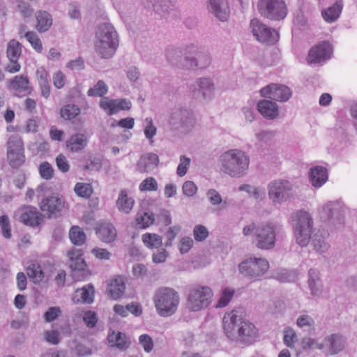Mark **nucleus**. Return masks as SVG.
<instances>
[{"instance_id": "nucleus-48", "label": "nucleus", "mask_w": 357, "mask_h": 357, "mask_svg": "<svg viewBox=\"0 0 357 357\" xmlns=\"http://www.w3.org/2000/svg\"><path fill=\"white\" fill-rule=\"evenodd\" d=\"M108 92V86L102 80H99L93 87L87 91V95L91 97H104Z\"/></svg>"}, {"instance_id": "nucleus-22", "label": "nucleus", "mask_w": 357, "mask_h": 357, "mask_svg": "<svg viewBox=\"0 0 357 357\" xmlns=\"http://www.w3.org/2000/svg\"><path fill=\"white\" fill-rule=\"evenodd\" d=\"M126 279L122 275H117L113 278L107 285V292L114 300L121 298L126 291Z\"/></svg>"}, {"instance_id": "nucleus-13", "label": "nucleus", "mask_w": 357, "mask_h": 357, "mask_svg": "<svg viewBox=\"0 0 357 357\" xmlns=\"http://www.w3.org/2000/svg\"><path fill=\"white\" fill-rule=\"evenodd\" d=\"M250 28L256 39L261 43L273 44L278 40L279 33L273 29L268 27L258 19L250 21Z\"/></svg>"}, {"instance_id": "nucleus-30", "label": "nucleus", "mask_w": 357, "mask_h": 357, "mask_svg": "<svg viewBox=\"0 0 357 357\" xmlns=\"http://www.w3.org/2000/svg\"><path fill=\"white\" fill-rule=\"evenodd\" d=\"M36 77L39 84L42 96L47 98L50 96V86L48 80V73L44 66L37 68Z\"/></svg>"}, {"instance_id": "nucleus-5", "label": "nucleus", "mask_w": 357, "mask_h": 357, "mask_svg": "<svg viewBox=\"0 0 357 357\" xmlns=\"http://www.w3.org/2000/svg\"><path fill=\"white\" fill-rule=\"evenodd\" d=\"M294 238L296 243L301 247L308 245L312 237L313 219L311 214L303 210H297L290 215Z\"/></svg>"}, {"instance_id": "nucleus-59", "label": "nucleus", "mask_w": 357, "mask_h": 357, "mask_svg": "<svg viewBox=\"0 0 357 357\" xmlns=\"http://www.w3.org/2000/svg\"><path fill=\"white\" fill-rule=\"evenodd\" d=\"M144 121L146 123V126L144 129V133L145 137L151 143L153 142V138L156 135L157 128L153 125L151 118H146Z\"/></svg>"}, {"instance_id": "nucleus-38", "label": "nucleus", "mask_w": 357, "mask_h": 357, "mask_svg": "<svg viewBox=\"0 0 357 357\" xmlns=\"http://www.w3.org/2000/svg\"><path fill=\"white\" fill-rule=\"evenodd\" d=\"M273 137V133L271 131L257 130L255 133V145L259 149H264L270 145Z\"/></svg>"}, {"instance_id": "nucleus-10", "label": "nucleus", "mask_w": 357, "mask_h": 357, "mask_svg": "<svg viewBox=\"0 0 357 357\" xmlns=\"http://www.w3.org/2000/svg\"><path fill=\"white\" fill-rule=\"evenodd\" d=\"M257 9L263 17L272 20H282L287 13L284 0H258Z\"/></svg>"}, {"instance_id": "nucleus-57", "label": "nucleus", "mask_w": 357, "mask_h": 357, "mask_svg": "<svg viewBox=\"0 0 357 357\" xmlns=\"http://www.w3.org/2000/svg\"><path fill=\"white\" fill-rule=\"evenodd\" d=\"M0 229L5 238L10 239L12 237L11 225L8 215L0 216Z\"/></svg>"}, {"instance_id": "nucleus-50", "label": "nucleus", "mask_w": 357, "mask_h": 357, "mask_svg": "<svg viewBox=\"0 0 357 357\" xmlns=\"http://www.w3.org/2000/svg\"><path fill=\"white\" fill-rule=\"evenodd\" d=\"M296 326L303 330H310L314 328V320L307 313L301 314L296 319Z\"/></svg>"}, {"instance_id": "nucleus-28", "label": "nucleus", "mask_w": 357, "mask_h": 357, "mask_svg": "<svg viewBox=\"0 0 357 357\" xmlns=\"http://www.w3.org/2000/svg\"><path fill=\"white\" fill-rule=\"evenodd\" d=\"M259 113L267 119H274L279 114L278 105L273 101L262 100L257 103Z\"/></svg>"}, {"instance_id": "nucleus-47", "label": "nucleus", "mask_w": 357, "mask_h": 357, "mask_svg": "<svg viewBox=\"0 0 357 357\" xmlns=\"http://www.w3.org/2000/svg\"><path fill=\"white\" fill-rule=\"evenodd\" d=\"M80 114V109L74 104H68L60 110L61 116L66 120H72Z\"/></svg>"}, {"instance_id": "nucleus-7", "label": "nucleus", "mask_w": 357, "mask_h": 357, "mask_svg": "<svg viewBox=\"0 0 357 357\" xmlns=\"http://www.w3.org/2000/svg\"><path fill=\"white\" fill-rule=\"evenodd\" d=\"M213 297V291L210 287L195 284L188 291L185 307L190 312H200L210 305Z\"/></svg>"}, {"instance_id": "nucleus-51", "label": "nucleus", "mask_w": 357, "mask_h": 357, "mask_svg": "<svg viewBox=\"0 0 357 357\" xmlns=\"http://www.w3.org/2000/svg\"><path fill=\"white\" fill-rule=\"evenodd\" d=\"M74 191L78 197L87 199L92 195L93 188L90 183H77Z\"/></svg>"}, {"instance_id": "nucleus-31", "label": "nucleus", "mask_w": 357, "mask_h": 357, "mask_svg": "<svg viewBox=\"0 0 357 357\" xmlns=\"http://www.w3.org/2000/svg\"><path fill=\"white\" fill-rule=\"evenodd\" d=\"M188 120V113L186 110L177 109L172 113L169 125L173 130H178L185 128Z\"/></svg>"}, {"instance_id": "nucleus-64", "label": "nucleus", "mask_w": 357, "mask_h": 357, "mask_svg": "<svg viewBox=\"0 0 357 357\" xmlns=\"http://www.w3.org/2000/svg\"><path fill=\"white\" fill-rule=\"evenodd\" d=\"M194 237L197 241H202L208 236V231L206 227L203 225H196L193 230Z\"/></svg>"}, {"instance_id": "nucleus-55", "label": "nucleus", "mask_w": 357, "mask_h": 357, "mask_svg": "<svg viewBox=\"0 0 357 357\" xmlns=\"http://www.w3.org/2000/svg\"><path fill=\"white\" fill-rule=\"evenodd\" d=\"M158 189V183L153 177H147L144 179L139 185L141 192L156 191Z\"/></svg>"}, {"instance_id": "nucleus-58", "label": "nucleus", "mask_w": 357, "mask_h": 357, "mask_svg": "<svg viewBox=\"0 0 357 357\" xmlns=\"http://www.w3.org/2000/svg\"><path fill=\"white\" fill-rule=\"evenodd\" d=\"M301 344L303 350L324 349V342L319 343L317 340L310 337L303 338Z\"/></svg>"}, {"instance_id": "nucleus-2", "label": "nucleus", "mask_w": 357, "mask_h": 357, "mask_svg": "<svg viewBox=\"0 0 357 357\" xmlns=\"http://www.w3.org/2000/svg\"><path fill=\"white\" fill-rule=\"evenodd\" d=\"M220 170L232 178H242L248 173L250 157L239 149L223 152L218 158Z\"/></svg>"}, {"instance_id": "nucleus-4", "label": "nucleus", "mask_w": 357, "mask_h": 357, "mask_svg": "<svg viewBox=\"0 0 357 357\" xmlns=\"http://www.w3.org/2000/svg\"><path fill=\"white\" fill-rule=\"evenodd\" d=\"M119 42L117 31L111 23L98 25L95 34L94 48L100 58L112 57L118 48Z\"/></svg>"}, {"instance_id": "nucleus-53", "label": "nucleus", "mask_w": 357, "mask_h": 357, "mask_svg": "<svg viewBox=\"0 0 357 357\" xmlns=\"http://www.w3.org/2000/svg\"><path fill=\"white\" fill-rule=\"evenodd\" d=\"M25 38L38 53L43 52L42 42L36 32H26Z\"/></svg>"}, {"instance_id": "nucleus-56", "label": "nucleus", "mask_w": 357, "mask_h": 357, "mask_svg": "<svg viewBox=\"0 0 357 357\" xmlns=\"http://www.w3.org/2000/svg\"><path fill=\"white\" fill-rule=\"evenodd\" d=\"M283 341L286 346L293 348L297 342V335L294 329L291 327H287L284 330Z\"/></svg>"}, {"instance_id": "nucleus-8", "label": "nucleus", "mask_w": 357, "mask_h": 357, "mask_svg": "<svg viewBox=\"0 0 357 357\" xmlns=\"http://www.w3.org/2000/svg\"><path fill=\"white\" fill-rule=\"evenodd\" d=\"M269 199L273 205H282L294 198L293 185L287 180L278 179L271 181L267 186Z\"/></svg>"}, {"instance_id": "nucleus-21", "label": "nucleus", "mask_w": 357, "mask_h": 357, "mask_svg": "<svg viewBox=\"0 0 357 357\" xmlns=\"http://www.w3.org/2000/svg\"><path fill=\"white\" fill-rule=\"evenodd\" d=\"M66 208V203L61 197L51 196L43 199L40 209L49 215L56 214Z\"/></svg>"}, {"instance_id": "nucleus-1", "label": "nucleus", "mask_w": 357, "mask_h": 357, "mask_svg": "<svg viewBox=\"0 0 357 357\" xmlns=\"http://www.w3.org/2000/svg\"><path fill=\"white\" fill-rule=\"evenodd\" d=\"M222 325L227 337L236 343L250 345L259 337V330L255 325L236 310L225 314Z\"/></svg>"}, {"instance_id": "nucleus-17", "label": "nucleus", "mask_w": 357, "mask_h": 357, "mask_svg": "<svg viewBox=\"0 0 357 357\" xmlns=\"http://www.w3.org/2000/svg\"><path fill=\"white\" fill-rule=\"evenodd\" d=\"M15 216L17 220L30 227H36L41 221L39 211L31 206H23L19 208L15 211Z\"/></svg>"}, {"instance_id": "nucleus-23", "label": "nucleus", "mask_w": 357, "mask_h": 357, "mask_svg": "<svg viewBox=\"0 0 357 357\" xmlns=\"http://www.w3.org/2000/svg\"><path fill=\"white\" fill-rule=\"evenodd\" d=\"M135 204V199L130 190L122 189L120 190L116 201V206L120 212L125 214L130 213Z\"/></svg>"}, {"instance_id": "nucleus-14", "label": "nucleus", "mask_w": 357, "mask_h": 357, "mask_svg": "<svg viewBox=\"0 0 357 357\" xmlns=\"http://www.w3.org/2000/svg\"><path fill=\"white\" fill-rule=\"evenodd\" d=\"M188 88L194 98L202 100H210L215 91L214 82L209 77L198 78Z\"/></svg>"}, {"instance_id": "nucleus-12", "label": "nucleus", "mask_w": 357, "mask_h": 357, "mask_svg": "<svg viewBox=\"0 0 357 357\" xmlns=\"http://www.w3.org/2000/svg\"><path fill=\"white\" fill-rule=\"evenodd\" d=\"M181 65L188 69L205 68L211 63V56L207 52H197L193 45L188 47Z\"/></svg>"}, {"instance_id": "nucleus-37", "label": "nucleus", "mask_w": 357, "mask_h": 357, "mask_svg": "<svg viewBox=\"0 0 357 357\" xmlns=\"http://www.w3.org/2000/svg\"><path fill=\"white\" fill-rule=\"evenodd\" d=\"M88 140L85 135L76 133L73 135L67 141V147L73 152L84 149L87 145Z\"/></svg>"}, {"instance_id": "nucleus-20", "label": "nucleus", "mask_w": 357, "mask_h": 357, "mask_svg": "<svg viewBox=\"0 0 357 357\" xmlns=\"http://www.w3.org/2000/svg\"><path fill=\"white\" fill-rule=\"evenodd\" d=\"M208 10L222 22L227 20L229 15L228 0H208Z\"/></svg>"}, {"instance_id": "nucleus-29", "label": "nucleus", "mask_w": 357, "mask_h": 357, "mask_svg": "<svg viewBox=\"0 0 357 357\" xmlns=\"http://www.w3.org/2000/svg\"><path fill=\"white\" fill-rule=\"evenodd\" d=\"M328 172L325 167L314 166L310 169V181L314 187H321L328 181Z\"/></svg>"}, {"instance_id": "nucleus-42", "label": "nucleus", "mask_w": 357, "mask_h": 357, "mask_svg": "<svg viewBox=\"0 0 357 357\" xmlns=\"http://www.w3.org/2000/svg\"><path fill=\"white\" fill-rule=\"evenodd\" d=\"M155 217L153 213L139 212L135 219V226L138 229H146L153 225Z\"/></svg>"}, {"instance_id": "nucleus-19", "label": "nucleus", "mask_w": 357, "mask_h": 357, "mask_svg": "<svg viewBox=\"0 0 357 357\" xmlns=\"http://www.w3.org/2000/svg\"><path fill=\"white\" fill-rule=\"evenodd\" d=\"M6 86L9 91L19 96L29 94L31 91L29 79L24 75H16L13 78L8 79Z\"/></svg>"}, {"instance_id": "nucleus-41", "label": "nucleus", "mask_w": 357, "mask_h": 357, "mask_svg": "<svg viewBox=\"0 0 357 357\" xmlns=\"http://www.w3.org/2000/svg\"><path fill=\"white\" fill-rule=\"evenodd\" d=\"M298 275L296 270L280 268L274 272L273 278L282 282H291L298 278Z\"/></svg>"}, {"instance_id": "nucleus-3", "label": "nucleus", "mask_w": 357, "mask_h": 357, "mask_svg": "<svg viewBox=\"0 0 357 357\" xmlns=\"http://www.w3.org/2000/svg\"><path fill=\"white\" fill-rule=\"evenodd\" d=\"M280 227L272 223L265 222L260 225L250 223L243 229L245 236H253L254 243L259 250H272L276 243V236L280 232Z\"/></svg>"}, {"instance_id": "nucleus-15", "label": "nucleus", "mask_w": 357, "mask_h": 357, "mask_svg": "<svg viewBox=\"0 0 357 357\" xmlns=\"http://www.w3.org/2000/svg\"><path fill=\"white\" fill-rule=\"evenodd\" d=\"M100 107L109 116L118 114L120 111L129 110L132 102L127 98L111 99L103 97L99 102Z\"/></svg>"}, {"instance_id": "nucleus-16", "label": "nucleus", "mask_w": 357, "mask_h": 357, "mask_svg": "<svg viewBox=\"0 0 357 357\" xmlns=\"http://www.w3.org/2000/svg\"><path fill=\"white\" fill-rule=\"evenodd\" d=\"M261 96L277 101L286 102L291 96V91L285 85L271 84L260 91Z\"/></svg>"}, {"instance_id": "nucleus-18", "label": "nucleus", "mask_w": 357, "mask_h": 357, "mask_svg": "<svg viewBox=\"0 0 357 357\" xmlns=\"http://www.w3.org/2000/svg\"><path fill=\"white\" fill-rule=\"evenodd\" d=\"M332 48L328 43L323 42L313 47L308 54L309 64L321 63L331 58Z\"/></svg>"}, {"instance_id": "nucleus-6", "label": "nucleus", "mask_w": 357, "mask_h": 357, "mask_svg": "<svg viewBox=\"0 0 357 357\" xmlns=\"http://www.w3.org/2000/svg\"><path fill=\"white\" fill-rule=\"evenodd\" d=\"M153 300L158 314L160 317H167L176 312L180 296L174 289L162 287L155 291Z\"/></svg>"}, {"instance_id": "nucleus-40", "label": "nucleus", "mask_w": 357, "mask_h": 357, "mask_svg": "<svg viewBox=\"0 0 357 357\" xmlns=\"http://www.w3.org/2000/svg\"><path fill=\"white\" fill-rule=\"evenodd\" d=\"M151 5L153 10L160 15H165L174 8L171 0H147Z\"/></svg>"}, {"instance_id": "nucleus-52", "label": "nucleus", "mask_w": 357, "mask_h": 357, "mask_svg": "<svg viewBox=\"0 0 357 357\" xmlns=\"http://www.w3.org/2000/svg\"><path fill=\"white\" fill-rule=\"evenodd\" d=\"M239 191L246 192L256 199H261L264 196V190L259 187L248 184H243L239 186Z\"/></svg>"}, {"instance_id": "nucleus-24", "label": "nucleus", "mask_w": 357, "mask_h": 357, "mask_svg": "<svg viewBox=\"0 0 357 357\" xmlns=\"http://www.w3.org/2000/svg\"><path fill=\"white\" fill-rule=\"evenodd\" d=\"M159 162L158 155L148 153L142 155L136 164V170L140 173H149L153 171Z\"/></svg>"}, {"instance_id": "nucleus-27", "label": "nucleus", "mask_w": 357, "mask_h": 357, "mask_svg": "<svg viewBox=\"0 0 357 357\" xmlns=\"http://www.w3.org/2000/svg\"><path fill=\"white\" fill-rule=\"evenodd\" d=\"M324 345L326 351L329 354H335L341 351L344 347V340L339 335H331L324 340Z\"/></svg>"}, {"instance_id": "nucleus-46", "label": "nucleus", "mask_w": 357, "mask_h": 357, "mask_svg": "<svg viewBox=\"0 0 357 357\" xmlns=\"http://www.w3.org/2000/svg\"><path fill=\"white\" fill-rule=\"evenodd\" d=\"M235 293V290L231 287H225L222 289L220 298L215 304L216 308H222L229 305Z\"/></svg>"}, {"instance_id": "nucleus-61", "label": "nucleus", "mask_w": 357, "mask_h": 357, "mask_svg": "<svg viewBox=\"0 0 357 357\" xmlns=\"http://www.w3.org/2000/svg\"><path fill=\"white\" fill-rule=\"evenodd\" d=\"M40 176L46 180H49L52 178L54 169L51 165L47 162H42L38 168Z\"/></svg>"}, {"instance_id": "nucleus-9", "label": "nucleus", "mask_w": 357, "mask_h": 357, "mask_svg": "<svg viewBox=\"0 0 357 357\" xmlns=\"http://www.w3.org/2000/svg\"><path fill=\"white\" fill-rule=\"evenodd\" d=\"M269 268V264L264 258L251 257L238 266L240 273L254 281L259 280Z\"/></svg>"}, {"instance_id": "nucleus-60", "label": "nucleus", "mask_w": 357, "mask_h": 357, "mask_svg": "<svg viewBox=\"0 0 357 357\" xmlns=\"http://www.w3.org/2000/svg\"><path fill=\"white\" fill-rule=\"evenodd\" d=\"M191 160L185 155H181L179 158V164L176 169V174L182 177L185 176L190 167Z\"/></svg>"}, {"instance_id": "nucleus-54", "label": "nucleus", "mask_w": 357, "mask_h": 357, "mask_svg": "<svg viewBox=\"0 0 357 357\" xmlns=\"http://www.w3.org/2000/svg\"><path fill=\"white\" fill-rule=\"evenodd\" d=\"M26 273L35 283L41 281L43 278V272L40 266L38 264H34L30 265L26 269Z\"/></svg>"}, {"instance_id": "nucleus-26", "label": "nucleus", "mask_w": 357, "mask_h": 357, "mask_svg": "<svg viewBox=\"0 0 357 357\" xmlns=\"http://www.w3.org/2000/svg\"><path fill=\"white\" fill-rule=\"evenodd\" d=\"M107 340L110 347L121 351L127 349L130 344V341L125 333L116 331L108 333Z\"/></svg>"}, {"instance_id": "nucleus-11", "label": "nucleus", "mask_w": 357, "mask_h": 357, "mask_svg": "<svg viewBox=\"0 0 357 357\" xmlns=\"http://www.w3.org/2000/svg\"><path fill=\"white\" fill-rule=\"evenodd\" d=\"M7 158L13 168H17L24 162L23 142L19 135H11L7 142Z\"/></svg>"}, {"instance_id": "nucleus-36", "label": "nucleus", "mask_w": 357, "mask_h": 357, "mask_svg": "<svg viewBox=\"0 0 357 357\" xmlns=\"http://www.w3.org/2000/svg\"><path fill=\"white\" fill-rule=\"evenodd\" d=\"M93 287L91 284L77 289L73 296V301L75 303H91L93 301Z\"/></svg>"}, {"instance_id": "nucleus-35", "label": "nucleus", "mask_w": 357, "mask_h": 357, "mask_svg": "<svg viewBox=\"0 0 357 357\" xmlns=\"http://www.w3.org/2000/svg\"><path fill=\"white\" fill-rule=\"evenodd\" d=\"M70 267L74 271H84L86 266L84 259L82 258V252L79 249L73 248L68 252Z\"/></svg>"}, {"instance_id": "nucleus-32", "label": "nucleus", "mask_w": 357, "mask_h": 357, "mask_svg": "<svg viewBox=\"0 0 357 357\" xmlns=\"http://www.w3.org/2000/svg\"><path fill=\"white\" fill-rule=\"evenodd\" d=\"M98 238L105 243L114 241L117 236L116 230L109 222L101 223L96 231Z\"/></svg>"}, {"instance_id": "nucleus-39", "label": "nucleus", "mask_w": 357, "mask_h": 357, "mask_svg": "<svg viewBox=\"0 0 357 357\" xmlns=\"http://www.w3.org/2000/svg\"><path fill=\"white\" fill-rule=\"evenodd\" d=\"M37 20L36 29L42 33L47 31L52 25V18L50 13L46 11H39L36 14Z\"/></svg>"}, {"instance_id": "nucleus-49", "label": "nucleus", "mask_w": 357, "mask_h": 357, "mask_svg": "<svg viewBox=\"0 0 357 357\" xmlns=\"http://www.w3.org/2000/svg\"><path fill=\"white\" fill-rule=\"evenodd\" d=\"M142 238L144 244L149 248H158L162 245V238L158 234L146 233Z\"/></svg>"}, {"instance_id": "nucleus-43", "label": "nucleus", "mask_w": 357, "mask_h": 357, "mask_svg": "<svg viewBox=\"0 0 357 357\" xmlns=\"http://www.w3.org/2000/svg\"><path fill=\"white\" fill-rule=\"evenodd\" d=\"M311 243L314 250L319 254L326 252L330 248V245L326 238L318 234H315L312 236Z\"/></svg>"}, {"instance_id": "nucleus-63", "label": "nucleus", "mask_w": 357, "mask_h": 357, "mask_svg": "<svg viewBox=\"0 0 357 357\" xmlns=\"http://www.w3.org/2000/svg\"><path fill=\"white\" fill-rule=\"evenodd\" d=\"M83 321L89 328H94L98 322L96 312L88 310L83 313Z\"/></svg>"}, {"instance_id": "nucleus-44", "label": "nucleus", "mask_w": 357, "mask_h": 357, "mask_svg": "<svg viewBox=\"0 0 357 357\" xmlns=\"http://www.w3.org/2000/svg\"><path fill=\"white\" fill-rule=\"evenodd\" d=\"M22 53V45L16 40H11L7 46V56L10 61H17Z\"/></svg>"}, {"instance_id": "nucleus-33", "label": "nucleus", "mask_w": 357, "mask_h": 357, "mask_svg": "<svg viewBox=\"0 0 357 357\" xmlns=\"http://www.w3.org/2000/svg\"><path fill=\"white\" fill-rule=\"evenodd\" d=\"M343 8V2L342 0L337 1L331 6L324 9L321 11L323 19L328 23L335 22L340 17Z\"/></svg>"}, {"instance_id": "nucleus-45", "label": "nucleus", "mask_w": 357, "mask_h": 357, "mask_svg": "<svg viewBox=\"0 0 357 357\" xmlns=\"http://www.w3.org/2000/svg\"><path fill=\"white\" fill-rule=\"evenodd\" d=\"M70 241L75 245H82L86 241V235L79 226H73L69 231Z\"/></svg>"}, {"instance_id": "nucleus-25", "label": "nucleus", "mask_w": 357, "mask_h": 357, "mask_svg": "<svg viewBox=\"0 0 357 357\" xmlns=\"http://www.w3.org/2000/svg\"><path fill=\"white\" fill-rule=\"evenodd\" d=\"M344 203L338 199L327 202L319 207L318 211L322 218L331 219L335 215L344 212Z\"/></svg>"}, {"instance_id": "nucleus-34", "label": "nucleus", "mask_w": 357, "mask_h": 357, "mask_svg": "<svg viewBox=\"0 0 357 357\" xmlns=\"http://www.w3.org/2000/svg\"><path fill=\"white\" fill-rule=\"evenodd\" d=\"M308 285L313 296H319L322 293V282L319 272L315 268L309 271Z\"/></svg>"}, {"instance_id": "nucleus-62", "label": "nucleus", "mask_w": 357, "mask_h": 357, "mask_svg": "<svg viewBox=\"0 0 357 357\" xmlns=\"http://www.w3.org/2000/svg\"><path fill=\"white\" fill-rule=\"evenodd\" d=\"M61 314V310L59 307H50L44 314L45 322H52L56 319Z\"/></svg>"}]
</instances>
